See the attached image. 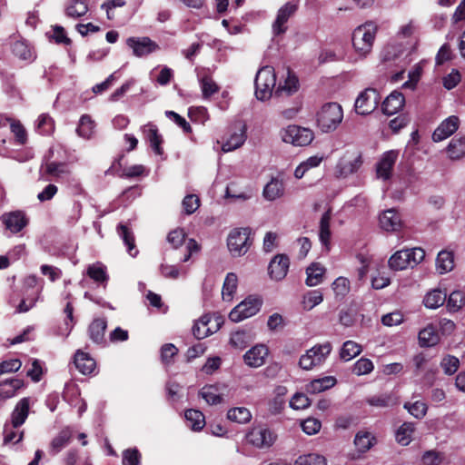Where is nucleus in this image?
Wrapping results in <instances>:
<instances>
[{
	"label": "nucleus",
	"instance_id": "0eeeda50",
	"mask_svg": "<svg viewBox=\"0 0 465 465\" xmlns=\"http://www.w3.org/2000/svg\"><path fill=\"white\" fill-rule=\"evenodd\" d=\"M362 163V155L359 150H347L336 164L335 175L339 178H345L356 173Z\"/></svg>",
	"mask_w": 465,
	"mask_h": 465
},
{
	"label": "nucleus",
	"instance_id": "de8ad7c7",
	"mask_svg": "<svg viewBox=\"0 0 465 465\" xmlns=\"http://www.w3.org/2000/svg\"><path fill=\"white\" fill-rule=\"evenodd\" d=\"M238 278L235 273L230 272L226 275L223 290L222 296L223 300L231 302L237 289Z\"/></svg>",
	"mask_w": 465,
	"mask_h": 465
},
{
	"label": "nucleus",
	"instance_id": "680f3d73",
	"mask_svg": "<svg viewBox=\"0 0 465 465\" xmlns=\"http://www.w3.org/2000/svg\"><path fill=\"white\" fill-rule=\"evenodd\" d=\"M403 407L416 419H422L428 411L427 404L420 401L413 403L406 402Z\"/></svg>",
	"mask_w": 465,
	"mask_h": 465
},
{
	"label": "nucleus",
	"instance_id": "c756f323",
	"mask_svg": "<svg viewBox=\"0 0 465 465\" xmlns=\"http://www.w3.org/2000/svg\"><path fill=\"white\" fill-rule=\"evenodd\" d=\"M336 384V379L332 376L315 379L306 385V391L316 394L332 388Z\"/></svg>",
	"mask_w": 465,
	"mask_h": 465
},
{
	"label": "nucleus",
	"instance_id": "c85d7f7f",
	"mask_svg": "<svg viewBox=\"0 0 465 465\" xmlns=\"http://www.w3.org/2000/svg\"><path fill=\"white\" fill-rule=\"evenodd\" d=\"M19 425H15L11 421H6L4 425L3 435L5 444H15L20 442L24 437V430H20Z\"/></svg>",
	"mask_w": 465,
	"mask_h": 465
},
{
	"label": "nucleus",
	"instance_id": "b1692460",
	"mask_svg": "<svg viewBox=\"0 0 465 465\" xmlns=\"http://www.w3.org/2000/svg\"><path fill=\"white\" fill-rule=\"evenodd\" d=\"M29 409H30V398L25 397L21 399L15 406L10 420L15 425L22 426L29 414Z\"/></svg>",
	"mask_w": 465,
	"mask_h": 465
},
{
	"label": "nucleus",
	"instance_id": "e2e57ef3",
	"mask_svg": "<svg viewBox=\"0 0 465 465\" xmlns=\"http://www.w3.org/2000/svg\"><path fill=\"white\" fill-rule=\"evenodd\" d=\"M182 206L185 214H193L200 206V199L195 194H188L183 198Z\"/></svg>",
	"mask_w": 465,
	"mask_h": 465
},
{
	"label": "nucleus",
	"instance_id": "774afa93",
	"mask_svg": "<svg viewBox=\"0 0 465 465\" xmlns=\"http://www.w3.org/2000/svg\"><path fill=\"white\" fill-rule=\"evenodd\" d=\"M185 238L186 233L184 230L182 228H177L169 232L167 241L173 248H178L184 242Z\"/></svg>",
	"mask_w": 465,
	"mask_h": 465
},
{
	"label": "nucleus",
	"instance_id": "58836bf2",
	"mask_svg": "<svg viewBox=\"0 0 465 465\" xmlns=\"http://www.w3.org/2000/svg\"><path fill=\"white\" fill-rule=\"evenodd\" d=\"M324 272L325 269L320 263L311 264L306 270V284L311 287L319 285L322 282Z\"/></svg>",
	"mask_w": 465,
	"mask_h": 465
},
{
	"label": "nucleus",
	"instance_id": "6e6552de",
	"mask_svg": "<svg viewBox=\"0 0 465 465\" xmlns=\"http://www.w3.org/2000/svg\"><path fill=\"white\" fill-rule=\"evenodd\" d=\"M313 138L314 134L311 129L294 124L289 125L282 132V141L295 146L309 145Z\"/></svg>",
	"mask_w": 465,
	"mask_h": 465
},
{
	"label": "nucleus",
	"instance_id": "9b49d317",
	"mask_svg": "<svg viewBox=\"0 0 465 465\" xmlns=\"http://www.w3.org/2000/svg\"><path fill=\"white\" fill-rule=\"evenodd\" d=\"M126 45L133 50L135 56L142 57L148 55L159 49L158 45L149 37H129Z\"/></svg>",
	"mask_w": 465,
	"mask_h": 465
},
{
	"label": "nucleus",
	"instance_id": "338daca9",
	"mask_svg": "<svg viewBox=\"0 0 465 465\" xmlns=\"http://www.w3.org/2000/svg\"><path fill=\"white\" fill-rule=\"evenodd\" d=\"M374 366L371 360L367 358L359 359L353 366V372L356 375H365L372 371Z\"/></svg>",
	"mask_w": 465,
	"mask_h": 465
},
{
	"label": "nucleus",
	"instance_id": "c03bdc74",
	"mask_svg": "<svg viewBox=\"0 0 465 465\" xmlns=\"http://www.w3.org/2000/svg\"><path fill=\"white\" fill-rule=\"evenodd\" d=\"M375 442V437L368 431H359L354 439L357 450L362 453L368 451Z\"/></svg>",
	"mask_w": 465,
	"mask_h": 465
},
{
	"label": "nucleus",
	"instance_id": "4be33fe9",
	"mask_svg": "<svg viewBox=\"0 0 465 465\" xmlns=\"http://www.w3.org/2000/svg\"><path fill=\"white\" fill-rule=\"evenodd\" d=\"M404 104V95L399 91H393L382 103V111L388 115H392L397 114Z\"/></svg>",
	"mask_w": 465,
	"mask_h": 465
},
{
	"label": "nucleus",
	"instance_id": "20e7f679",
	"mask_svg": "<svg viewBox=\"0 0 465 465\" xmlns=\"http://www.w3.org/2000/svg\"><path fill=\"white\" fill-rule=\"evenodd\" d=\"M250 228H235L227 237V246L232 256H243L252 244Z\"/></svg>",
	"mask_w": 465,
	"mask_h": 465
},
{
	"label": "nucleus",
	"instance_id": "f03ea898",
	"mask_svg": "<svg viewBox=\"0 0 465 465\" xmlns=\"http://www.w3.org/2000/svg\"><path fill=\"white\" fill-rule=\"evenodd\" d=\"M378 26L373 22H366L357 26L352 33V45L361 56H366L372 49Z\"/></svg>",
	"mask_w": 465,
	"mask_h": 465
},
{
	"label": "nucleus",
	"instance_id": "f704fd0d",
	"mask_svg": "<svg viewBox=\"0 0 465 465\" xmlns=\"http://www.w3.org/2000/svg\"><path fill=\"white\" fill-rule=\"evenodd\" d=\"M245 140V128L242 126L238 132L231 134V136L223 143L222 150L224 153L232 152L241 147L244 143Z\"/></svg>",
	"mask_w": 465,
	"mask_h": 465
},
{
	"label": "nucleus",
	"instance_id": "49530a36",
	"mask_svg": "<svg viewBox=\"0 0 465 465\" xmlns=\"http://www.w3.org/2000/svg\"><path fill=\"white\" fill-rule=\"evenodd\" d=\"M117 232L126 245L129 254L134 257L138 252L135 250L134 237L131 230L127 225L120 223L117 227Z\"/></svg>",
	"mask_w": 465,
	"mask_h": 465
},
{
	"label": "nucleus",
	"instance_id": "1a4fd4ad",
	"mask_svg": "<svg viewBox=\"0 0 465 465\" xmlns=\"http://www.w3.org/2000/svg\"><path fill=\"white\" fill-rule=\"evenodd\" d=\"M261 305L262 302L259 299L248 297L231 311L229 318L233 322H242L255 315Z\"/></svg>",
	"mask_w": 465,
	"mask_h": 465
},
{
	"label": "nucleus",
	"instance_id": "bb28decb",
	"mask_svg": "<svg viewBox=\"0 0 465 465\" xmlns=\"http://www.w3.org/2000/svg\"><path fill=\"white\" fill-rule=\"evenodd\" d=\"M380 223L382 229L387 232H396L401 227L400 215L394 209H389L380 216Z\"/></svg>",
	"mask_w": 465,
	"mask_h": 465
},
{
	"label": "nucleus",
	"instance_id": "f8f14e48",
	"mask_svg": "<svg viewBox=\"0 0 465 465\" xmlns=\"http://www.w3.org/2000/svg\"><path fill=\"white\" fill-rule=\"evenodd\" d=\"M297 9L298 5L292 2H287L279 9L272 24V33L274 35H280L286 32L287 26L285 25Z\"/></svg>",
	"mask_w": 465,
	"mask_h": 465
},
{
	"label": "nucleus",
	"instance_id": "79ce46f5",
	"mask_svg": "<svg viewBox=\"0 0 465 465\" xmlns=\"http://www.w3.org/2000/svg\"><path fill=\"white\" fill-rule=\"evenodd\" d=\"M72 432L69 429L62 430L51 441V452L57 454L61 451L70 442Z\"/></svg>",
	"mask_w": 465,
	"mask_h": 465
},
{
	"label": "nucleus",
	"instance_id": "69168bd1",
	"mask_svg": "<svg viewBox=\"0 0 465 465\" xmlns=\"http://www.w3.org/2000/svg\"><path fill=\"white\" fill-rule=\"evenodd\" d=\"M440 366L446 374L452 375L457 371L460 361L455 356L448 355L441 360Z\"/></svg>",
	"mask_w": 465,
	"mask_h": 465
},
{
	"label": "nucleus",
	"instance_id": "a211bd4d",
	"mask_svg": "<svg viewBox=\"0 0 465 465\" xmlns=\"http://www.w3.org/2000/svg\"><path fill=\"white\" fill-rule=\"evenodd\" d=\"M248 441L255 447H270L274 441L273 434L264 428H256L252 430L247 435Z\"/></svg>",
	"mask_w": 465,
	"mask_h": 465
},
{
	"label": "nucleus",
	"instance_id": "13d9d810",
	"mask_svg": "<svg viewBox=\"0 0 465 465\" xmlns=\"http://www.w3.org/2000/svg\"><path fill=\"white\" fill-rule=\"evenodd\" d=\"M295 465H327V461L322 455L310 453L300 456L296 460Z\"/></svg>",
	"mask_w": 465,
	"mask_h": 465
},
{
	"label": "nucleus",
	"instance_id": "864d4df0",
	"mask_svg": "<svg viewBox=\"0 0 465 465\" xmlns=\"http://www.w3.org/2000/svg\"><path fill=\"white\" fill-rule=\"evenodd\" d=\"M227 418L238 423H247L251 420V411L244 407H237L230 409L227 412Z\"/></svg>",
	"mask_w": 465,
	"mask_h": 465
},
{
	"label": "nucleus",
	"instance_id": "e433bc0d",
	"mask_svg": "<svg viewBox=\"0 0 465 465\" xmlns=\"http://www.w3.org/2000/svg\"><path fill=\"white\" fill-rule=\"evenodd\" d=\"M446 151L451 160L463 158L465 156V136L451 139Z\"/></svg>",
	"mask_w": 465,
	"mask_h": 465
},
{
	"label": "nucleus",
	"instance_id": "a19ab883",
	"mask_svg": "<svg viewBox=\"0 0 465 465\" xmlns=\"http://www.w3.org/2000/svg\"><path fill=\"white\" fill-rule=\"evenodd\" d=\"M95 123L88 114L81 116L76 133L80 137L90 139L94 133Z\"/></svg>",
	"mask_w": 465,
	"mask_h": 465
},
{
	"label": "nucleus",
	"instance_id": "f257e3e1",
	"mask_svg": "<svg viewBox=\"0 0 465 465\" xmlns=\"http://www.w3.org/2000/svg\"><path fill=\"white\" fill-rule=\"evenodd\" d=\"M343 119L342 107L335 102L322 104L315 114L317 128L325 134L334 132Z\"/></svg>",
	"mask_w": 465,
	"mask_h": 465
},
{
	"label": "nucleus",
	"instance_id": "ddd939ff",
	"mask_svg": "<svg viewBox=\"0 0 465 465\" xmlns=\"http://www.w3.org/2000/svg\"><path fill=\"white\" fill-rule=\"evenodd\" d=\"M396 151L385 152L376 164V175L379 179L389 180L392 174L393 166L397 161Z\"/></svg>",
	"mask_w": 465,
	"mask_h": 465
},
{
	"label": "nucleus",
	"instance_id": "473e14b6",
	"mask_svg": "<svg viewBox=\"0 0 465 465\" xmlns=\"http://www.w3.org/2000/svg\"><path fill=\"white\" fill-rule=\"evenodd\" d=\"M88 12V0H69L65 5V14L72 18H79Z\"/></svg>",
	"mask_w": 465,
	"mask_h": 465
},
{
	"label": "nucleus",
	"instance_id": "4468645a",
	"mask_svg": "<svg viewBox=\"0 0 465 465\" xmlns=\"http://www.w3.org/2000/svg\"><path fill=\"white\" fill-rule=\"evenodd\" d=\"M460 119L456 115L446 118L436 128L432 134V140L436 143L441 142L452 135L459 128Z\"/></svg>",
	"mask_w": 465,
	"mask_h": 465
},
{
	"label": "nucleus",
	"instance_id": "aec40b11",
	"mask_svg": "<svg viewBox=\"0 0 465 465\" xmlns=\"http://www.w3.org/2000/svg\"><path fill=\"white\" fill-rule=\"evenodd\" d=\"M225 385H206L202 388L199 395L210 405L221 404L223 401Z\"/></svg>",
	"mask_w": 465,
	"mask_h": 465
},
{
	"label": "nucleus",
	"instance_id": "bf43d9fd",
	"mask_svg": "<svg viewBox=\"0 0 465 465\" xmlns=\"http://www.w3.org/2000/svg\"><path fill=\"white\" fill-rule=\"evenodd\" d=\"M465 304V293L460 291L452 292L448 299L447 307L450 311L457 312Z\"/></svg>",
	"mask_w": 465,
	"mask_h": 465
},
{
	"label": "nucleus",
	"instance_id": "3c124183",
	"mask_svg": "<svg viewBox=\"0 0 465 465\" xmlns=\"http://www.w3.org/2000/svg\"><path fill=\"white\" fill-rule=\"evenodd\" d=\"M367 402L371 406L378 408H388L396 405L398 403V401L393 394L384 393L381 395H375L367 399Z\"/></svg>",
	"mask_w": 465,
	"mask_h": 465
},
{
	"label": "nucleus",
	"instance_id": "f3484780",
	"mask_svg": "<svg viewBox=\"0 0 465 465\" xmlns=\"http://www.w3.org/2000/svg\"><path fill=\"white\" fill-rule=\"evenodd\" d=\"M289 258L283 254L276 255L269 264V274L275 281L282 280L289 270Z\"/></svg>",
	"mask_w": 465,
	"mask_h": 465
},
{
	"label": "nucleus",
	"instance_id": "7c9ffc66",
	"mask_svg": "<svg viewBox=\"0 0 465 465\" xmlns=\"http://www.w3.org/2000/svg\"><path fill=\"white\" fill-rule=\"evenodd\" d=\"M211 320L212 318L210 315H203L194 323L193 327V333L196 339H204L216 331L217 328L213 330V328L209 326Z\"/></svg>",
	"mask_w": 465,
	"mask_h": 465
},
{
	"label": "nucleus",
	"instance_id": "9d476101",
	"mask_svg": "<svg viewBox=\"0 0 465 465\" xmlns=\"http://www.w3.org/2000/svg\"><path fill=\"white\" fill-rule=\"evenodd\" d=\"M379 101V93L373 88H367L358 95L354 104L355 111L361 115L369 114L377 108Z\"/></svg>",
	"mask_w": 465,
	"mask_h": 465
},
{
	"label": "nucleus",
	"instance_id": "72a5a7b5",
	"mask_svg": "<svg viewBox=\"0 0 465 465\" xmlns=\"http://www.w3.org/2000/svg\"><path fill=\"white\" fill-rule=\"evenodd\" d=\"M44 173L56 179L63 178L70 173L68 166L64 163L48 162L42 166Z\"/></svg>",
	"mask_w": 465,
	"mask_h": 465
},
{
	"label": "nucleus",
	"instance_id": "4c0bfd02",
	"mask_svg": "<svg viewBox=\"0 0 465 465\" xmlns=\"http://www.w3.org/2000/svg\"><path fill=\"white\" fill-rule=\"evenodd\" d=\"M440 341L439 334L432 325H428L419 332V343L421 347H431Z\"/></svg>",
	"mask_w": 465,
	"mask_h": 465
},
{
	"label": "nucleus",
	"instance_id": "4d7b16f0",
	"mask_svg": "<svg viewBox=\"0 0 465 465\" xmlns=\"http://www.w3.org/2000/svg\"><path fill=\"white\" fill-rule=\"evenodd\" d=\"M36 128L43 134H50L54 129V121L48 114H42L37 119Z\"/></svg>",
	"mask_w": 465,
	"mask_h": 465
},
{
	"label": "nucleus",
	"instance_id": "a18cd8bd",
	"mask_svg": "<svg viewBox=\"0 0 465 465\" xmlns=\"http://www.w3.org/2000/svg\"><path fill=\"white\" fill-rule=\"evenodd\" d=\"M185 420L187 426L193 430H201L205 425L204 415L197 410H188L185 411Z\"/></svg>",
	"mask_w": 465,
	"mask_h": 465
},
{
	"label": "nucleus",
	"instance_id": "ea45409f",
	"mask_svg": "<svg viewBox=\"0 0 465 465\" xmlns=\"http://www.w3.org/2000/svg\"><path fill=\"white\" fill-rule=\"evenodd\" d=\"M12 50L13 54L22 60L31 62L35 59L33 48L25 40L15 41Z\"/></svg>",
	"mask_w": 465,
	"mask_h": 465
},
{
	"label": "nucleus",
	"instance_id": "6e6d98bb",
	"mask_svg": "<svg viewBox=\"0 0 465 465\" xmlns=\"http://www.w3.org/2000/svg\"><path fill=\"white\" fill-rule=\"evenodd\" d=\"M323 301L322 293L319 290L308 292L302 299V306L306 311H311Z\"/></svg>",
	"mask_w": 465,
	"mask_h": 465
},
{
	"label": "nucleus",
	"instance_id": "5701e85b",
	"mask_svg": "<svg viewBox=\"0 0 465 465\" xmlns=\"http://www.w3.org/2000/svg\"><path fill=\"white\" fill-rule=\"evenodd\" d=\"M331 209L328 208L324 213L322 215L320 223H319V239L322 244L326 248L327 251L330 250L331 243Z\"/></svg>",
	"mask_w": 465,
	"mask_h": 465
},
{
	"label": "nucleus",
	"instance_id": "c9c22d12",
	"mask_svg": "<svg viewBox=\"0 0 465 465\" xmlns=\"http://www.w3.org/2000/svg\"><path fill=\"white\" fill-rule=\"evenodd\" d=\"M86 274L97 284H105L108 281L106 267L101 262L90 264L86 269Z\"/></svg>",
	"mask_w": 465,
	"mask_h": 465
},
{
	"label": "nucleus",
	"instance_id": "0e129e2a",
	"mask_svg": "<svg viewBox=\"0 0 465 465\" xmlns=\"http://www.w3.org/2000/svg\"><path fill=\"white\" fill-rule=\"evenodd\" d=\"M142 455L136 448L123 451V465H140Z\"/></svg>",
	"mask_w": 465,
	"mask_h": 465
},
{
	"label": "nucleus",
	"instance_id": "393cba45",
	"mask_svg": "<svg viewBox=\"0 0 465 465\" xmlns=\"http://www.w3.org/2000/svg\"><path fill=\"white\" fill-rule=\"evenodd\" d=\"M76 369L83 374H91L95 369V361L86 352L76 351L74 358Z\"/></svg>",
	"mask_w": 465,
	"mask_h": 465
},
{
	"label": "nucleus",
	"instance_id": "6ab92c4d",
	"mask_svg": "<svg viewBox=\"0 0 465 465\" xmlns=\"http://www.w3.org/2000/svg\"><path fill=\"white\" fill-rule=\"evenodd\" d=\"M3 223L7 230L16 233L27 225L28 219L23 212L15 211L3 215Z\"/></svg>",
	"mask_w": 465,
	"mask_h": 465
},
{
	"label": "nucleus",
	"instance_id": "5fc2aeb1",
	"mask_svg": "<svg viewBox=\"0 0 465 465\" xmlns=\"http://www.w3.org/2000/svg\"><path fill=\"white\" fill-rule=\"evenodd\" d=\"M251 335L245 331H237L231 334L230 344L238 350H243L251 342Z\"/></svg>",
	"mask_w": 465,
	"mask_h": 465
},
{
	"label": "nucleus",
	"instance_id": "2eb2a0df",
	"mask_svg": "<svg viewBox=\"0 0 465 465\" xmlns=\"http://www.w3.org/2000/svg\"><path fill=\"white\" fill-rule=\"evenodd\" d=\"M268 353L269 351L265 345L258 344L245 352L243 361L249 367L259 368L265 363Z\"/></svg>",
	"mask_w": 465,
	"mask_h": 465
},
{
	"label": "nucleus",
	"instance_id": "7ed1b4c3",
	"mask_svg": "<svg viewBox=\"0 0 465 465\" xmlns=\"http://www.w3.org/2000/svg\"><path fill=\"white\" fill-rule=\"evenodd\" d=\"M424 257L425 252L421 248L403 249L392 254L388 262L392 270L401 271L415 267L423 261Z\"/></svg>",
	"mask_w": 465,
	"mask_h": 465
},
{
	"label": "nucleus",
	"instance_id": "603ef678",
	"mask_svg": "<svg viewBox=\"0 0 465 465\" xmlns=\"http://www.w3.org/2000/svg\"><path fill=\"white\" fill-rule=\"evenodd\" d=\"M361 351L362 348L359 343L353 341H347L342 344L340 351V357L342 361H349L358 356Z\"/></svg>",
	"mask_w": 465,
	"mask_h": 465
},
{
	"label": "nucleus",
	"instance_id": "423d86ee",
	"mask_svg": "<svg viewBox=\"0 0 465 465\" xmlns=\"http://www.w3.org/2000/svg\"><path fill=\"white\" fill-rule=\"evenodd\" d=\"M332 350L330 342L314 345L312 348L306 351L299 361V365L302 369L310 371L314 367L322 365L330 355Z\"/></svg>",
	"mask_w": 465,
	"mask_h": 465
},
{
	"label": "nucleus",
	"instance_id": "09e8293b",
	"mask_svg": "<svg viewBox=\"0 0 465 465\" xmlns=\"http://www.w3.org/2000/svg\"><path fill=\"white\" fill-rule=\"evenodd\" d=\"M447 294L441 290L436 289L426 294L423 300L424 305L429 309H437L443 305Z\"/></svg>",
	"mask_w": 465,
	"mask_h": 465
},
{
	"label": "nucleus",
	"instance_id": "dca6fc26",
	"mask_svg": "<svg viewBox=\"0 0 465 465\" xmlns=\"http://www.w3.org/2000/svg\"><path fill=\"white\" fill-rule=\"evenodd\" d=\"M143 139L150 143L153 151L161 155L163 153L162 148L163 137L159 134L157 126L152 123H148L141 127Z\"/></svg>",
	"mask_w": 465,
	"mask_h": 465
},
{
	"label": "nucleus",
	"instance_id": "052dcab7",
	"mask_svg": "<svg viewBox=\"0 0 465 465\" xmlns=\"http://www.w3.org/2000/svg\"><path fill=\"white\" fill-rule=\"evenodd\" d=\"M200 84L204 98H209L219 91L218 85L209 75L202 76L200 78Z\"/></svg>",
	"mask_w": 465,
	"mask_h": 465
},
{
	"label": "nucleus",
	"instance_id": "37998d69",
	"mask_svg": "<svg viewBox=\"0 0 465 465\" xmlns=\"http://www.w3.org/2000/svg\"><path fill=\"white\" fill-rule=\"evenodd\" d=\"M297 90L298 79L294 74H291V72L288 71L287 77L285 78L283 84H279L278 88L275 90V94L277 96H282L283 94L291 95Z\"/></svg>",
	"mask_w": 465,
	"mask_h": 465
},
{
	"label": "nucleus",
	"instance_id": "39448f33",
	"mask_svg": "<svg viewBox=\"0 0 465 465\" xmlns=\"http://www.w3.org/2000/svg\"><path fill=\"white\" fill-rule=\"evenodd\" d=\"M255 95L261 101H266L272 97V91L276 84V75L272 66L265 65L256 74Z\"/></svg>",
	"mask_w": 465,
	"mask_h": 465
},
{
	"label": "nucleus",
	"instance_id": "cd10ccee",
	"mask_svg": "<svg viewBox=\"0 0 465 465\" xmlns=\"http://www.w3.org/2000/svg\"><path fill=\"white\" fill-rule=\"evenodd\" d=\"M107 322L104 318L94 319L89 325L88 332L90 339L97 344L103 343Z\"/></svg>",
	"mask_w": 465,
	"mask_h": 465
},
{
	"label": "nucleus",
	"instance_id": "412c9836",
	"mask_svg": "<svg viewBox=\"0 0 465 465\" xmlns=\"http://www.w3.org/2000/svg\"><path fill=\"white\" fill-rule=\"evenodd\" d=\"M285 193V186L282 179L272 177L263 187L262 196L270 202L282 198Z\"/></svg>",
	"mask_w": 465,
	"mask_h": 465
},
{
	"label": "nucleus",
	"instance_id": "a878e982",
	"mask_svg": "<svg viewBox=\"0 0 465 465\" xmlns=\"http://www.w3.org/2000/svg\"><path fill=\"white\" fill-rule=\"evenodd\" d=\"M23 387L24 381L20 379H7L0 381V401L15 397L18 390Z\"/></svg>",
	"mask_w": 465,
	"mask_h": 465
},
{
	"label": "nucleus",
	"instance_id": "2f4dec72",
	"mask_svg": "<svg viewBox=\"0 0 465 465\" xmlns=\"http://www.w3.org/2000/svg\"><path fill=\"white\" fill-rule=\"evenodd\" d=\"M454 268V255L451 252L443 250L438 253L436 270L439 273H447Z\"/></svg>",
	"mask_w": 465,
	"mask_h": 465
},
{
	"label": "nucleus",
	"instance_id": "8fccbe9b",
	"mask_svg": "<svg viewBox=\"0 0 465 465\" xmlns=\"http://www.w3.org/2000/svg\"><path fill=\"white\" fill-rule=\"evenodd\" d=\"M415 426L412 422H404L396 431V440L402 446H407L412 440Z\"/></svg>",
	"mask_w": 465,
	"mask_h": 465
}]
</instances>
